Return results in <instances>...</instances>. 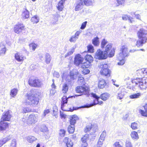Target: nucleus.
Masks as SVG:
<instances>
[{
  "label": "nucleus",
  "instance_id": "f257e3e1",
  "mask_svg": "<svg viewBox=\"0 0 147 147\" xmlns=\"http://www.w3.org/2000/svg\"><path fill=\"white\" fill-rule=\"evenodd\" d=\"M131 84H129L127 87L130 89H133L135 86H138L141 90L146 89L147 88V78H136L131 79Z\"/></svg>",
  "mask_w": 147,
  "mask_h": 147
},
{
  "label": "nucleus",
  "instance_id": "f03ea898",
  "mask_svg": "<svg viewBox=\"0 0 147 147\" xmlns=\"http://www.w3.org/2000/svg\"><path fill=\"white\" fill-rule=\"evenodd\" d=\"M39 95L36 93H27L24 103L26 105L36 107L39 103Z\"/></svg>",
  "mask_w": 147,
  "mask_h": 147
},
{
  "label": "nucleus",
  "instance_id": "7ed1b4c3",
  "mask_svg": "<svg viewBox=\"0 0 147 147\" xmlns=\"http://www.w3.org/2000/svg\"><path fill=\"white\" fill-rule=\"evenodd\" d=\"M147 35V31L143 28H140L137 32V37L139 39L136 40L135 46L137 47H142L143 44L147 42V37L146 36Z\"/></svg>",
  "mask_w": 147,
  "mask_h": 147
},
{
  "label": "nucleus",
  "instance_id": "20e7f679",
  "mask_svg": "<svg viewBox=\"0 0 147 147\" xmlns=\"http://www.w3.org/2000/svg\"><path fill=\"white\" fill-rule=\"evenodd\" d=\"M110 94L107 92H104L102 93L100 96H98L95 94H94L93 95V96L96 99V102L95 100H94L92 104L85 105V106H88L86 107V108H88L97 104L101 105L103 103V102L102 101H99V99L100 98L102 100L105 101L108 100L110 97Z\"/></svg>",
  "mask_w": 147,
  "mask_h": 147
},
{
  "label": "nucleus",
  "instance_id": "39448f33",
  "mask_svg": "<svg viewBox=\"0 0 147 147\" xmlns=\"http://www.w3.org/2000/svg\"><path fill=\"white\" fill-rule=\"evenodd\" d=\"M68 98L67 97L65 96H63L61 98V108L63 111L72 112L74 110H77L81 108H86L88 107L86 106H79V104H77V106L73 107L72 108H70L68 109L67 108L65 107L64 104H67V102L68 99Z\"/></svg>",
  "mask_w": 147,
  "mask_h": 147
},
{
  "label": "nucleus",
  "instance_id": "423d86ee",
  "mask_svg": "<svg viewBox=\"0 0 147 147\" xmlns=\"http://www.w3.org/2000/svg\"><path fill=\"white\" fill-rule=\"evenodd\" d=\"M28 83L31 87L40 88L43 85L42 81L38 78L32 76L30 77L28 80Z\"/></svg>",
  "mask_w": 147,
  "mask_h": 147
},
{
  "label": "nucleus",
  "instance_id": "0eeeda50",
  "mask_svg": "<svg viewBox=\"0 0 147 147\" xmlns=\"http://www.w3.org/2000/svg\"><path fill=\"white\" fill-rule=\"evenodd\" d=\"M79 119V118L76 115H73L71 116L69 120L70 125L67 127V131L70 134H73L75 130V124H76L77 120Z\"/></svg>",
  "mask_w": 147,
  "mask_h": 147
},
{
  "label": "nucleus",
  "instance_id": "6e6552de",
  "mask_svg": "<svg viewBox=\"0 0 147 147\" xmlns=\"http://www.w3.org/2000/svg\"><path fill=\"white\" fill-rule=\"evenodd\" d=\"M79 2H77L75 7L76 11H78L82 9L84 5L86 6H90L94 3V0H78Z\"/></svg>",
  "mask_w": 147,
  "mask_h": 147
},
{
  "label": "nucleus",
  "instance_id": "1a4fd4ad",
  "mask_svg": "<svg viewBox=\"0 0 147 147\" xmlns=\"http://www.w3.org/2000/svg\"><path fill=\"white\" fill-rule=\"evenodd\" d=\"M75 90L76 93L80 94V95H87L89 93L90 88L89 86L83 84L82 85L76 86Z\"/></svg>",
  "mask_w": 147,
  "mask_h": 147
},
{
  "label": "nucleus",
  "instance_id": "9d476101",
  "mask_svg": "<svg viewBox=\"0 0 147 147\" xmlns=\"http://www.w3.org/2000/svg\"><path fill=\"white\" fill-rule=\"evenodd\" d=\"M101 69L100 71V74L103 76L107 78L111 76V71L108 68V65L106 64H104L100 65Z\"/></svg>",
  "mask_w": 147,
  "mask_h": 147
},
{
  "label": "nucleus",
  "instance_id": "9b49d317",
  "mask_svg": "<svg viewBox=\"0 0 147 147\" xmlns=\"http://www.w3.org/2000/svg\"><path fill=\"white\" fill-rule=\"evenodd\" d=\"M84 58L86 61L83 63L81 65V67L83 69L88 68L90 66L91 63L93 62V58L91 55L87 54L85 56Z\"/></svg>",
  "mask_w": 147,
  "mask_h": 147
},
{
  "label": "nucleus",
  "instance_id": "f8f14e48",
  "mask_svg": "<svg viewBox=\"0 0 147 147\" xmlns=\"http://www.w3.org/2000/svg\"><path fill=\"white\" fill-rule=\"evenodd\" d=\"M25 25L22 23H18L16 24L13 28L14 32L17 34H20L26 30Z\"/></svg>",
  "mask_w": 147,
  "mask_h": 147
},
{
  "label": "nucleus",
  "instance_id": "ddd939ff",
  "mask_svg": "<svg viewBox=\"0 0 147 147\" xmlns=\"http://www.w3.org/2000/svg\"><path fill=\"white\" fill-rule=\"evenodd\" d=\"M105 52L107 54L109 57H112L115 54V49L112 48V45L111 44H109L106 46Z\"/></svg>",
  "mask_w": 147,
  "mask_h": 147
},
{
  "label": "nucleus",
  "instance_id": "4468645a",
  "mask_svg": "<svg viewBox=\"0 0 147 147\" xmlns=\"http://www.w3.org/2000/svg\"><path fill=\"white\" fill-rule=\"evenodd\" d=\"M83 57H82L80 54H78L75 56L74 61V64L77 66L80 65H82L83 63Z\"/></svg>",
  "mask_w": 147,
  "mask_h": 147
},
{
  "label": "nucleus",
  "instance_id": "2eb2a0df",
  "mask_svg": "<svg viewBox=\"0 0 147 147\" xmlns=\"http://www.w3.org/2000/svg\"><path fill=\"white\" fill-rule=\"evenodd\" d=\"M129 55V53L128 51V48L127 46L123 45L120 49V52L119 53V58L123 57L125 58Z\"/></svg>",
  "mask_w": 147,
  "mask_h": 147
},
{
  "label": "nucleus",
  "instance_id": "dca6fc26",
  "mask_svg": "<svg viewBox=\"0 0 147 147\" xmlns=\"http://www.w3.org/2000/svg\"><path fill=\"white\" fill-rule=\"evenodd\" d=\"M11 112L10 110L5 111L2 115L1 120L4 121H9L12 117Z\"/></svg>",
  "mask_w": 147,
  "mask_h": 147
},
{
  "label": "nucleus",
  "instance_id": "f3484780",
  "mask_svg": "<svg viewBox=\"0 0 147 147\" xmlns=\"http://www.w3.org/2000/svg\"><path fill=\"white\" fill-rule=\"evenodd\" d=\"M37 121V115L30 114L28 117L27 123L29 125L34 124Z\"/></svg>",
  "mask_w": 147,
  "mask_h": 147
},
{
  "label": "nucleus",
  "instance_id": "a211bd4d",
  "mask_svg": "<svg viewBox=\"0 0 147 147\" xmlns=\"http://www.w3.org/2000/svg\"><path fill=\"white\" fill-rule=\"evenodd\" d=\"M96 55L99 59H106L109 56L105 51H101L100 50L97 51Z\"/></svg>",
  "mask_w": 147,
  "mask_h": 147
},
{
  "label": "nucleus",
  "instance_id": "6ab92c4d",
  "mask_svg": "<svg viewBox=\"0 0 147 147\" xmlns=\"http://www.w3.org/2000/svg\"><path fill=\"white\" fill-rule=\"evenodd\" d=\"M89 139V134H85L81 139V143L80 147H87L88 144L87 142Z\"/></svg>",
  "mask_w": 147,
  "mask_h": 147
},
{
  "label": "nucleus",
  "instance_id": "aec40b11",
  "mask_svg": "<svg viewBox=\"0 0 147 147\" xmlns=\"http://www.w3.org/2000/svg\"><path fill=\"white\" fill-rule=\"evenodd\" d=\"M14 57L16 60L19 62H22L25 57L19 52H17L15 54Z\"/></svg>",
  "mask_w": 147,
  "mask_h": 147
},
{
  "label": "nucleus",
  "instance_id": "412c9836",
  "mask_svg": "<svg viewBox=\"0 0 147 147\" xmlns=\"http://www.w3.org/2000/svg\"><path fill=\"white\" fill-rule=\"evenodd\" d=\"M1 120L0 121V130L4 131L9 128V123Z\"/></svg>",
  "mask_w": 147,
  "mask_h": 147
},
{
  "label": "nucleus",
  "instance_id": "4be33fe9",
  "mask_svg": "<svg viewBox=\"0 0 147 147\" xmlns=\"http://www.w3.org/2000/svg\"><path fill=\"white\" fill-rule=\"evenodd\" d=\"M98 86L99 88L103 89L107 86V84L105 80L101 79L98 81Z\"/></svg>",
  "mask_w": 147,
  "mask_h": 147
},
{
  "label": "nucleus",
  "instance_id": "5701e85b",
  "mask_svg": "<svg viewBox=\"0 0 147 147\" xmlns=\"http://www.w3.org/2000/svg\"><path fill=\"white\" fill-rule=\"evenodd\" d=\"M63 142L66 144L67 147H72L73 143L68 137H65L63 140Z\"/></svg>",
  "mask_w": 147,
  "mask_h": 147
},
{
  "label": "nucleus",
  "instance_id": "b1692460",
  "mask_svg": "<svg viewBox=\"0 0 147 147\" xmlns=\"http://www.w3.org/2000/svg\"><path fill=\"white\" fill-rule=\"evenodd\" d=\"M143 107L145 111L140 109L139 111V113L142 116L147 117V103H146Z\"/></svg>",
  "mask_w": 147,
  "mask_h": 147
},
{
  "label": "nucleus",
  "instance_id": "393cba45",
  "mask_svg": "<svg viewBox=\"0 0 147 147\" xmlns=\"http://www.w3.org/2000/svg\"><path fill=\"white\" fill-rule=\"evenodd\" d=\"M80 32L77 31L74 35L72 36L69 39V40L71 42H75L78 38V36L80 33Z\"/></svg>",
  "mask_w": 147,
  "mask_h": 147
},
{
  "label": "nucleus",
  "instance_id": "a878e982",
  "mask_svg": "<svg viewBox=\"0 0 147 147\" xmlns=\"http://www.w3.org/2000/svg\"><path fill=\"white\" fill-rule=\"evenodd\" d=\"M0 55L1 54H5L6 51V48L4 43L1 42L0 44Z\"/></svg>",
  "mask_w": 147,
  "mask_h": 147
},
{
  "label": "nucleus",
  "instance_id": "bb28decb",
  "mask_svg": "<svg viewBox=\"0 0 147 147\" xmlns=\"http://www.w3.org/2000/svg\"><path fill=\"white\" fill-rule=\"evenodd\" d=\"M29 12L27 9H25L22 14V17L24 19H27L29 18Z\"/></svg>",
  "mask_w": 147,
  "mask_h": 147
},
{
  "label": "nucleus",
  "instance_id": "cd10ccee",
  "mask_svg": "<svg viewBox=\"0 0 147 147\" xmlns=\"http://www.w3.org/2000/svg\"><path fill=\"white\" fill-rule=\"evenodd\" d=\"M11 139V138L9 136H8L0 140V147L2 146L3 144L9 140Z\"/></svg>",
  "mask_w": 147,
  "mask_h": 147
},
{
  "label": "nucleus",
  "instance_id": "c85d7f7f",
  "mask_svg": "<svg viewBox=\"0 0 147 147\" xmlns=\"http://www.w3.org/2000/svg\"><path fill=\"white\" fill-rule=\"evenodd\" d=\"M69 89L68 84L66 83H64L62 87V90L63 93L66 94L68 91Z\"/></svg>",
  "mask_w": 147,
  "mask_h": 147
},
{
  "label": "nucleus",
  "instance_id": "c756f323",
  "mask_svg": "<svg viewBox=\"0 0 147 147\" xmlns=\"http://www.w3.org/2000/svg\"><path fill=\"white\" fill-rule=\"evenodd\" d=\"M130 136L133 139L137 140L139 138L138 133L135 131H132L131 133Z\"/></svg>",
  "mask_w": 147,
  "mask_h": 147
},
{
  "label": "nucleus",
  "instance_id": "7c9ffc66",
  "mask_svg": "<svg viewBox=\"0 0 147 147\" xmlns=\"http://www.w3.org/2000/svg\"><path fill=\"white\" fill-rule=\"evenodd\" d=\"M93 126V125L92 124L90 123H89L86 126V127L84 129V132L86 133L89 132L92 128Z\"/></svg>",
  "mask_w": 147,
  "mask_h": 147
},
{
  "label": "nucleus",
  "instance_id": "2f4dec72",
  "mask_svg": "<svg viewBox=\"0 0 147 147\" xmlns=\"http://www.w3.org/2000/svg\"><path fill=\"white\" fill-rule=\"evenodd\" d=\"M99 38L98 37H96L92 40V43L95 46H98L99 45Z\"/></svg>",
  "mask_w": 147,
  "mask_h": 147
},
{
  "label": "nucleus",
  "instance_id": "473e14b6",
  "mask_svg": "<svg viewBox=\"0 0 147 147\" xmlns=\"http://www.w3.org/2000/svg\"><path fill=\"white\" fill-rule=\"evenodd\" d=\"M125 58H123L121 57L119 58V55L117 56V60L119 61V62L118 63V65H123L125 62L124 59Z\"/></svg>",
  "mask_w": 147,
  "mask_h": 147
},
{
  "label": "nucleus",
  "instance_id": "72a5a7b5",
  "mask_svg": "<svg viewBox=\"0 0 147 147\" xmlns=\"http://www.w3.org/2000/svg\"><path fill=\"white\" fill-rule=\"evenodd\" d=\"M39 20L38 17L36 15L33 16L31 19V21L33 24L37 23L39 22Z\"/></svg>",
  "mask_w": 147,
  "mask_h": 147
},
{
  "label": "nucleus",
  "instance_id": "f704fd0d",
  "mask_svg": "<svg viewBox=\"0 0 147 147\" xmlns=\"http://www.w3.org/2000/svg\"><path fill=\"white\" fill-rule=\"evenodd\" d=\"M18 92V90L17 88H13L10 91V94L12 97H14L16 95Z\"/></svg>",
  "mask_w": 147,
  "mask_h": 147
},
{
  "label": "nucleus",
  "instance_id": "c9c22d12",
  "mask_svg": "<svg viewBox=\"0 0 147 147\" xmlns=\"http://www.w3.org/2000/svg\"><path fill=\"white\" fill-rule=\"evenodd\" d=\"M64 7L63 4L59 1L57 7L58 10L60 11H62L63 10Z\"/></svg>",
  "mask_w": 147,
  "mask_h": 147
},
{
  "label": "nucleus",
  "instance_id": "e433bc0d",
  "mask_svg": "<svg viewBox=\"0 0 147 147\" xmlns=\"http://www.w3.org/2000/svg\"><path fill=\"white\" fill-rule=\"evenodd\" d=\"M87 51L88 53H93L94 52V48L91 45H89L87 46Z\"/></svg>",
  "mask_w": 147,
  "mask_h": 147
},
{
  "label": "nucleus",
  "instance_id": "4c0bfd02",
  "mask_svg": "<svg viewBox=\"0 0 147 147\" xmlns=\"http://www.w3.org/2000/svg\"><path fill=\"white\" fill-rule=\"evenodd\" d=\"M140 93H135L129 96V98L131 99H134L138 98L140 96Z\"/></svg>",
  "mask_w": 147,
  "mask_h": 147
},
{
  "label": "nucleus",
  "instance_id": "58836bf2",
  "mask_svg": "<svg viewBox=\"0 0 147 147\" xmlns=\"http://www.w3.org/2000/svg\"><path fill=\"white\" fill-rule=\"evenodd\" d=\"M51 59V57L49 54L48 53H47L45 55V61L47 64L50 63Z\"/></svg>",
  "mask_w": 147,
  "mask_h": 147
},
{
  "label": "nucleus",
  "instance_id": "ea45409f",
  "mask_svg": "<svg viewBox=\"0 0 147 147\" xmlns=\"http://www.w3.org/2000/svg\"><path fill=\"white\" fill-rule=\"evenodd\" d=\"M78 81L79 83H80L82 84L83 83V84H86L84 78L82 77V76H80L78 77Z\"/></svg>",
  "mask_w": 147,
  "mask_h": 147
},
{
  "label": "nucleus",
  "instance_id": "a19ab883",
  "mask_svg": "<svg viewBox=\"0 0 147 147\" xmlns=\"http://www.w3.org/2000/svg\"><path fill=\"white\" fill-rule=\"evenodd\" d=\"M143 72L142 71L141 69L138 70L136 71V74L138 76L141 77H143L144 76Z\"/></svg>",
  "mask_w": 147,
  "mask_h": 147
},
{
  "label": "nucleus",
  "instance_id": "79ce46f5",
  "mask_svg": "<svg viewBox=\"0 0 147 147\" xmlns=\"http://www.w3.org/2000/svg\"><path fill=\"white\" fill-rule=\"evenodd\" d=\"M66 132V131L64 129H60L59 133V136L61 137H63L65 135Z\"/></svg>",
  "mask_w": 147,
  "mask_h": 147
},
{
  "label": "nucleus",
  "instance_id": "37998d69",
  "mask_svg": "<svg viewBox=\"0 0 147 147\" xmlns=\"http://www.w3.org/2000/svg\"><path fill=\"white\" fill-rule=\"evenodd\" d=\"M36 139V138L34 136H31L28 138L27 141L28 142L31 143L34 141Z\"/></svg>",
  "mask_w": 147,
  "mask_h": 147
},
{
  "label": "nucleus",
  "instance_id": "c03bdc74",
  "mask_svg": "<svg viewBox=\"0 0 147 147\" xmlns=\"http://www.w3.org/2000/svg\"><path fill=\"white\" fill-rule=\"evenodd\" d=\"M117 3V4L116 5V7H117L120 5H121L124 4L125 0H116Z\"/></svg>",
  "mask_w": 147,
  "mask_h": 147
},
{
  "label": "nucleus",
  "instance_id": "a18cd8bd",
  "mask_svg": "<svg viewBox=\"0 0 147 147\" xmlns=\"http://www.w3.org/2000/svg\"><path fill=\"white\" fill-rule=\"evenodd\" d=\"M107 41L105 39H103L101 41V47L102 49L104 48L105 46L107 43Z\"/></svg>",
  "mask_w": 147,
  "mask_h": 147
},
{
  "label": "nucleus",
  "instance_id": "49530a36",
  "mask_svg": "<svg viewBox=\"0 0 147 147\" xmlns=\"http://www.w3.org/2000/svg\"><path fill=\"white\" fill-rule=\"evenodd\" d=\"M29 46L32 48V50L34 51L37 47V44L32 42L29 44Z\"/></svg>",
  "mask_w": 147,
  "mask_h": 147
},
{
  "label": "nucleus",
  "instance_id": "de8ad7c7",
  "mask_svg": "<svg viewBox=\"0 0 147 147\" xmlns=\"http://www.w3.org/2000/svg\"><path fill=\"white\" fill-rule=\"evenodd\" d=\"M131 127L133 130L136 129L138 128V124L135 122L132 123Z\"/></svg>",
  "mask_w": 147,
  "mask_h": 147
},
{
  "label": "nucleus",
  "instance_id": "09e8293b",
  "mask_svg": "<svg viewBox=\"0 0 147 147\" xmlns=\"http://www.w3.org/2000/svg\"><path fill=\"white\" fill-rule=\"evenodd\" d=\"M69 76L71 79L74 80L76 79L77 75L72 72H70L69 74Z\"/></svg>",
  "mask_w": 147,
  "mask_h": 147
},
{
  "label": "nucleus",
  "instance_id": "8fccbe9b",
  "mask_svg": "<svg viewBox=\"0 0 147 147\" xmlns=\"http://www.w3.org/2000/svg\"><path fill=\"white\" fill-rule=\"evenodd\" d=\"M104 141V140H103L99 138L97 144V147H101L102 145L103 142Z\"/></svg>",
  "mask_w": 147,
  "mask_h": 147
},
{
  "label": "nucleus",
  "instance_id": "3c124183",
  "mask_svg": "<svg viewBox=\"0 0 147 147\" xmlns=\"http://www.w3.org/2000/svg\"><path fill=\"white\" fill-rule=\"evenodd\" d=\"M125 147H132V146L130 141L127 140L125 143Z\"/></svg>",
  "mask_w": 147,
  "mask_h": 147
},
{
  "label": "nucleus",
  "instance_id": "603ef678",
  "mask_svg": "<svg viewBox=\"0 0 147 147\" xmlns=\"http://www.w3.org/2000/svg\"><path fill=\"white\" fill-rule=\"evenodd\" d=\"M90 72V70L87 69H83L82 71V73L84 75L88 74Z\"/></svg>",
  "mask_w": 147,
  "mask_h": 147
},
{
  "label": "nucleus",
  "instance_id": "864d4df0",
  "mask_svg": "<svg viewBox=\"0 0 147 147\" xmlns=\"http://www.w3.org/2000/svg\"><path fill=\"white\" fill-rule=\"evenodd\" d=\"M106 136V132L105 131H103L100 137L99 138V139H102L103 140H105V138Z\"/></svg>",
  "mask_w": 147,
  "mask_h": 147
},
{
  "label": "nucleus",
  "instance_id": "5fc2aeb1",
  "mask_svg": "<svg viewBox=\"0 0 147 147\" xmlns=\"http://www.w3.org/2000/svg\"><path fill=\"white\" fill-rule=\"evenodd\" d=\"M31 111V110L30 109L28 108L27 107L24 108L23 109L22 112L23 113H28Z\"/></svg>",
  "mask_w": 147,
  "mask_h": 147
},
{
  "label": "nucleus",
  "instance_id": "6e6d98bb",
  "mask_svg": "<svg viewBox=\"0 0 147 147\" xmlns=\"http://www.w3.org/2000/svg\"><path fill=\"white\" fill-rule=\"evenodd\" d=\"M114 147H123L120 144L119 142H115L113 144Z\"/></svg>",
  "mask_w": 147,
  "mask_h": 147
},
{
  "label": "nucleus",
  "instance_id": "4d7b16f0",
  "mask_svg": "<svg viewBox=\"0 0 147 147\" xmlns=\"http://www.w3.org/2000/svg\"><path fill=\"white\" fill-rule=\"evenodd\" d=\"M141 69L144 76L147 75V68H142Z\"/></svg>",
  "mask_w": 147,
  "mask_h": 147
},
{
  "label": "nucleus",
  "instance_id": "13d9d810",
  "mask_svg": "<svg viewBox=\"0 0 147 147\" xmlns=\"http://www.w3.org/2000/svg\"><path fill=\"white\" fill-rule=\"evenodd\" d=\"M122 18L124 20H127V19L130 20V17H129L128 15H124L122 17Z\"/></svg>",
  "mask_w": 147,
  "mask_h": 147
},
{
  "label": "nucleus",
  "instance_id": "bf43d9fd",
  "mask_svg": "<svg viewBox=\"0 0 147 147\" xmlns=\"http://www.w3.org/2000/svg\"><path fill=\"white\" fill-rule=\"evenodd\" d=\"M87 23V21L83 22L80 28L82 29H84L86 27Z\"/></svg>",
  "mask_w": 147,
  "mask_h": 147
},
{
  "label": "nucleus",
  "instance_id": "052dcab7",
  "mask_svg": "<svg viewBox=\"0 0 147 147\" xmlns=\"http://www.w3.org/2000/svg\"><path fill=\"white\" fill-rule=\"evenodd\" d=\"M50 112L49 109H46L44 111V115L45 116L47 114L49 113Z\"/></svg>",
  "mask_w": 147,
  "mask_h": 147
},
{
  "label": "nucleus",
  "instance_id": "680f3d73",
  "mask_svg": "<svg viewBox=\"0 0 147 147\" xmlns=\"http://www.w3.org/2000/svg\"><path fill=\"white\" fill-rule=\"evenodd\" d=\"M74 52V50L73 49L71 50L70 51L68 52L67 53V55H66V57L67 56H68V55H71L73 54Z\"/></svg>",
  "mask_w": 147,
  "mask_h": 147
},
{
  "label": "nucleus",
  "instance_id": "e2e57ef3",
  "mask_svg": "<svg viewBox=\"0 0 147 147\" xmlns=\"http://www.w3.org/2000/svg\"><path fill=\"white\" fill-rule=\"evenodd\" d=\"M60 116L61 118L65 119L66 117V115L62 113H61Z\"/></svg>",
  "mask_w": 147,
  "mask_h": 147
},
{
  "label": "nucleus",
  "instance_id": "0e129e2a",
  "mask_svg": "<svg viewBox=\"0 0 147 147\" xmlns=\"http://www.w3.org/2000/svg\"><path fill=\"white\" fill-rule=\"evenodd\" d=\"M55 93V91L54 90L51 89L50 90V94L51 95H53Z\"/></svg>",
  "mask_w": 147,
  "mask_h": 147
},
{
  "label": "nucleus",
  "instance_id": "69168bd1",
  "mask_svg": "<svg viewBox=\"0 0 147 147\" xmlns=\"http://www.w3.org/2000/svg\"><path fill=\"white\" fill-rule=\"evenodd\" d=\"M16 144L13 142L11 143V144L10 146V147H16Z\"/></svg>",
  "mask_w": 147,
  "mask_h": 147
},
{
  "label": "nucleus",
  "instance_id": "338daca9",
  "mask_svg": "<svg viewBox=\"0 0 147 147\" xmlns=\"http://www.w3.org/2000/svg\"><path fill=\"white\" fill-rule=\"evenodd\" d=\"M118 97L120 99H121L122 98L123 96L121 93H119L118 94Z\"/></svg>",
  "mask_w": 147,
  "mask_h": 147
},
{
  "label": "nucleus",
  "instance_id": "774afa93",
  "mask_svg": "<svg viewBox=\"0 0 147 147\" xmlns=\"http://www.w3.org/2000/svg\"><path fill=\"white\" fill-rule=\"evenodd\" d=\"M135 16L136 19H139V20H140L141 17H140V15L139 14H135Z\"/></svg>",
  "mask_w": 147,
  "mask_h": 147
}]
</instances>
